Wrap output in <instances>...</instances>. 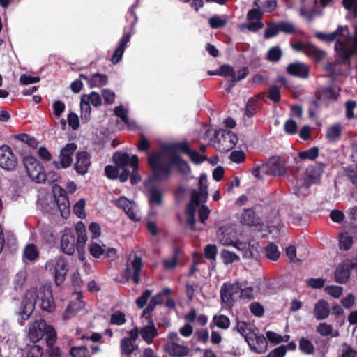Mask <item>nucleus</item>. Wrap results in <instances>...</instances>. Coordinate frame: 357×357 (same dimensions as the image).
<instances>
[{
    "instance_id": "obj_1",
    "label": "nucleus",
    "mask_w": 357,
    "mask_h": 357,
    "mask_svg": "<svg viewBox=\"0 0 357 357\" xmlns=\"http://www.w3.org/2000/svg\"><path fill=\"white\" fill-rule=\"evenodd\" d=\"M179 153L188 155L190 160L197 165L207 159L206 155H200L197 150H192L187 141L166 144L160 150L148 155L147 163L151 172L150 179L156 182L168 181L172 175L174 167L181 174L188 176L191 172L190 167Z\"/></svg>"
},
{
    "instance_id": "obj_2",
    "label": "nucleus",
    "mask_w": 357,
    "mask_h": 357,
    "mask_svg": "<svg viewBox=\"0 0 357 357\" xmlns=\"http://www.w3.org/2000/svg\"><path fill=\"white\" fill-rule=\"evenodd\" d=\"M88 240L86 227L82 222H79L75 227V231L66 230L61 238L60 247L61 251L68 255H73L77 249L79 259L85 261V245Z\"/></svg>"
},
{
    "instance_id": "obj_3",
    "label": "nucleus",
    "mask_w": 357,
    "mask_h": 357,
    "mask_svg": "<svg viewBox=\"0 0 357 357\" xmlns=\"http://www.w3.org/2000/svg\"><path fill=\"white\" fill-rule=\"evenodd\" d=\"M23 163L28 176L38 183L45 181L47 175L45 173L43 165L33 156L24 157Z\"/></svg>"
},
{
    "instance_id": "obj_4",
    "label": "nucleus",
    "mask_w": 357,
    "mask_h": 357,
    "mask_svg": "<svg viewBox=\"0 0 357 357\" xmlns=\"http://www.w3.org/2000/svg\"><path fill=\"white\" fill-rule=\"evenodd\" d=\"M36 290L35 289H29L25 293L18 312L21 319L19 322L21 325H23L24 321L28 320L32 314L36 303Z\"/></svg>"
},
{
    "instance_id": "obj_5",
    "label": "nucleus",
    "mask_w": 357,
    "mask_h": 357,
    "mask_svg": "<svg viewBox=\"0 0 357 357\" xmlns=\"http://www.w3.org/2000/svg\"><path fill=\"white\" fill-rule=\"evenodd\" d=\"M215 137L217 141L215 142V149L222 153H227L231 151L238 142L237 135L230 130H221L216 132Z\"/></svg>"
},
{
    "instance_id": "obj_6",
    "label": "nucleus",
    "mask_w": 357,
    "mask_h": 357,
    "mask_svg": "<svg viewBox=\"0 0 357 357\" xmlns=\"http://www.w3.org/2000/svg\"><path fill=\"white\" fill-rule=\"evenodd\" d=\"M291 47L296 52H303L317 63L322 61L326 56L325 51L311 43L298 41L293 43Z\"/></svg>"
},
{
    "instance_id": "obj_7",
    "label": "nucleus",
    "mask_w": 357,
    "mask_h": 357,
    "mask_svg": "<svg viewBox=\"0 0 357 357\" xmlns=\"http://www.w3.org/2000/svg\"><path fill=\"white\" fill-rule=\"evenodd\" d=\"M77 149V145L75 142L68 143L63 147L59 153V161H53L52 164L56 169H66L73 162V155Z\"/></svg>"
},
{
    "instance_id": "obj_8",
    "label": "nucleus",
    "mask_w": 357,
    "mask_h": 357,
    "mask_svg": "<svg viewBox=\"0 0 357 357\" xmlns=\"http://www.w3.org/2000/svg\"><path fill=\"white\" fill-rule=\"evenodd\" d=\"M53 194L61 215L68 218L70 215V202L65 189L59 185L53 186Z\"/></svg>"
},
{
    "instance_id": "obj_9",
    "label": "nucleus",
    "mask_w": 357,
    "mask_h": 357,
    "mask_svg": "<svg viewBox=\"0 0 357 357\" xmlns=\"http://www.w3.org/2000/svg\"><path fill=\"white\" fill-rule=\"evenodd\" d=\"M357 266V263L347 259L339 264L334 271L335 281L340 284H345L350 278L351 271Z\"/></svg>"
},
{
    "instance_id": "obj_10",
    "label": "nucleus",
    "mask_w": 357,
    "mask_h": 357,
    "mask_svg": "<svg viewBox=\"0 0 357 357\" xmlns=\"http://www.w3.org/2000/svg\"><path fill=\"white\" fill-rule=\"evenodd\" d=\"M113 162L120 169H123V172L120 174L119 181L122 183L126 182L130 175V171L127 169L128 166L131 167L132 156L126 152L116 151L112 156Z\"/></svg>"
},
{
    "instance_id": "obj_11",
    "label": "nucleus",
    "mask_w": 357,
    "mask_h": 357,
    "mask_svg": "<svg viewBox=\"0 0 357 357\" xmlns=\"http://www.w3.org/2000/svg\"><path fill=\"white\" fill-rule=\"evenodd\" d=\"M234 247L242 252L244 259L258 261L261 257V247L258 243L251 244L238 241Z\"/></svg>"
},
{
    "instance_id": "obj_12",
    "label": "nucleus",
    "mask_w": 357,
    "mask_h": 357,
    "mask_svg": "<svg viewBox=\"0 0 357 357\" xmlns=\"http://www.w3.org/2000/svg\"><path fill=\"white\" fill-rule=\"evenodd\" d=\"M142 266L143 261L142 257L135 254L133 259L130 261V264L128 262L126 264L125 273L127 280L131 279L135 284H139Z\"/></svg>"
},
{
    "instance_id": "obj_13",
    "label": "nucleus",
    "mask_w": 357,
    "mask_h": 357,
    "mask_svg": "<svg viewBox=\"0 0 357 357\" xmlns=\"http://www.w3.org/2000/svg\"><path fill=\"white\" fill-rule=\"evenodd\" d=\"M36 300H40V307L43 310L52 312L55 309V303L50 287L43 286L38 293L36 292Z\"/></svg>"
},
{
    "instance_id": "obj_14",
    "label": "nucleus",
    "mask_w": 357,
    "mask_h": 357,
    "mask_svg": "<svg viewBox=\"0 0 357 357\" xmlns=\"http://www.w3.org/2000/svg\"><path fill=\"white\" fill-rule=\"evenodd\" d=\"M17 160L8 145L0 147V167L6 170H13L17 166Z\"/></svg>"
},
{
    "instance_id": "obj_15",
    "label": "nucleus",
    "mask_w": 357,
    "mask_h": 357,
    "mask_svg": "<svg viewBox=\"0 0 357 357\" xmlns=\"http://www.w3.org/2000/svg\"><path fill=\"white\" fill-rule=\"evenodd\" d=\"M246 342L250 350L257 354H263L267 350V341L263 334L254 332L250 337H246Z\"/></svg>"
},
{
    "instance_id": "obj_16",
    "label": "nucleus",
    "mask_w": 357,
    "mask_h": 357,
    "mask_svg": "<svg viewBox=\"0 0 357 357\" xmlns=\"http://www.w3.org/2000/svg\"><path fill=\"white\" fill-rule=\"evenodd\" d=\"M91 156L86 151L77 153L76 162L74 164V169L79 175H85L91 165Z\"/></svg>"
},
{
    "instance_id": "obj_17",
    "label": "nucleus",
    "mask_w": 357,
    "mask_h": 357,
    "mask_svg": "<svg viewBox=\"0 0 357 357\" xmlns=\"http://www.w3.org/2000/svg\"><path fill=\"white\" fill-rule=\"evenodd\" d=\"M324 164L321 162H317L306 169L305 183L307 186L319 181L324 173Z\"/></svg>"
},
{
    "instance_id": "obj_18",
    "label": "nucleus",
    "mask_w": 357,
    "mask_h": 357,
    "mask_svg": "<svg viewBox=\"0 0 357 357\" xmlns=\"http://www.w3.org/2000/svg\"><path fill=\"white\" fill-rule=\"evenodd\" d=\"M264 174L273 176H284L286 174V168L280 162L279 159L273 158L262 165Z\"/></svg>"
},
{
    "instance_id": "obj_19",
    "label": "nucleus",
    "mask_w": 357,
    "mask_h": 357,
    "mask_svg": "<svg viewBox=\"0 0 357 357\" xmlns=\"http://www.w3.org/2000/svg\"><path fill=\"white\" fill-rule=\"evenodd\" d=\"M68 271V268L66 259L63 257L56 258L54 267V281L57 286L63 283Z\"/></svg>"
},
{
    "instance_id": "obj_20",
    "label": "nucleus",
    "mask_w": 357,
    "mask_h": 357,
    "mask_svg": "<svg viewBox=\"0 0 357 357\" xmlns=\"http://www.w3.org/2000/svg\"><path fill=\"white\" fill-rule=\"evenodd\" d=\"M148 318V324L139 329V334L142 340L146 342V344H151L153 342V340L158 335V332L152 317H149Z\"/></svg>"
},
{
    "instance_id": "obj_21",
    "label": "nucleus",
    "mask_w": 357,
    "mask_h": 357,
    "mask_svg": "<svg viewBox=\"0 0 357 357\" xmlns=\"http://www.w3.org/2000/svg\"><path fill=\"white\" fill-rule=\"evenodd\" d=\"M287 72L294 77L307 79L309 77L310 68L305 63L295 62L288 65Z\"/></svg>"
},
{
    "instance_id": "obj_22",
    "label": "nucleus",
    "mask_w": 357,
    "mask_h": 357,
    "mask_svg": "<svg viewBox=\"0 0 357 357\" xmlns=\"http://www.w3.org/2000/svg\"><path fill=\"white\" fill-rule=\"evenodd\" d=\"M237 293L235 285L231 283H224L220 289V299L222 303L232 307L235 300L234 296Z\"/></svg>"
},
{
    "instance_id": "obj_23",
    "label": "nucleus",
    "mask_w": 357,
    "mask_h": 357,
    "mask_svg": "<svg viewBox=\"0 0 357 357\" xmlns=\"http://www.w3.org/2000/svg\"><path fill=\"white\" fill-rule=\"evenodd\" d=\"M164 350L172 357H185L189 354L188 347L175 342H168L164 345Z\"/></svg>"
},
{
    "instance_id": "obj_24",
    "label": "nucleus",
    "mask_w": 357,
    "mask_h": 357,
    "mask_svg": "<svg viewBox=\"0 0 357 357\" xmlns=\"http://www.w3.org/2000/svg\"><path fill=\"white\" fill-rule=\"evenodd\" d=\"M45 321H36L29 328V337L30 340L36 343L45 336Z\"/></svg>"
},
{
    "instance_id": "obj_25",
    "label": "nucleus",
    "mask_w": 357,
    "mask_h": 357,
    "mask_svg": "<svg viewBox=\"0 0 357 357\" xmlns=\"http://www.w3.org/2000/svg\"><path fill=\"white\" fill-rule=\"evenodd\" d=\"M131 34V31L126 32V30L124 29L123 36L121 38L119 44L115 49L111 59V61L113 64H117L121 60L126 46L130 41Z\"/></svg>"
},
{
    "instance_id": "obj_26",
    "label": "nucleus",
    "mask_w": 357,
    "mask_h": 357,
    "mask_svg": "<svg viewBox=\"0 0 357 357\" xmlns=\"http://www.w3.org/2000/svg\"><path fill=\"white\" fill-rule=\"evenodd\" d=\"M314 96L318 100L336 102L340 97V93L331 86H326L317 90Z\"/></svg>"
},
{
    "instance_id": "obj_27",
    "label": "nucleus",
    "mask_w": 357,
    "mask_h": 357,
    "mask_svg": "<svg viewBox=\"0 0 357 357\" xmlns=\"http://www.w3.org/2000/svg\"><path fill=\"white\" fill-rule=\"evenodd\" d=\"M330 314L329 303L324 299L319 300L314 307V316L317 320L326 319Z\"/></svg>"
},
{
    "instance_id": "obj_28",
    "label": "nucleus",
    "mask_w": 357,
    "mask_h": 357,
    "mask_svg": "<svg viewBox=\"0 0 357 357\" xmlns=\"http://www.w3.org/2000/svg\"><path fill=\"white\" fill-rule=\"evenodd\" d=\"M335 50L338 56L342 59L343 63H351L352 52L344 42L340 40H337L335 44Z\"/></svg>"
},
{
    "instance_id": "obj_29",
    "label": "nucleus",
    "mask_w": 357,
    "mask_h": 357,
    "mask_svg": "<svg viewBox=\"0 0 357 357\" xmlns=\"http://www.w3.org/2000/svg\"><path fill=\"white\" fill-rule=\"evenodd\" d=\"M241 222L249 226H257L260 224V220L257 216L252 208L245 209L241 214Z\"/></svg>"
},
{
    "instance_id": "obj_30",
    "label": "nucleus",
    "mask_w": 357,
    "mask_h": 357,
    "mask_svg": "<svg viewBox=\"0 0 357 357\" xmlns=\"http://www.w3.org/2000/svg\"><path fill=\"white\" fill-rule=\"evenodd\" d=\"M39 257V251L33 243L28 244L23 252L22 259L24 262L34 261Z\"/></svg>"
},
{
    "instance_id": "obj_31",
    "label": "nucleus",
    "mask_w": 357,
    "mask_h": 357,
    "mask_svg": "<svg viewBox=\"0 0 357 357\" xmlns=\"http://www.w3.org/2000/svg\"><path fill=\"white\" fill-rule=\"evenodd\" d=\"M234 329L244 337L245 341L246 342V337H250V335L254 333L255 329H256V327L245 321H237Z\"/></svg>"
},
{
    "instance_id": "obj_32",
    "label": "nucleus",
    "mask_w": 357,
    "mask_h": 357,
    "mask_svg": "<svg viewBox=\"0 0 357 357\" xmlns=\"http://www.w3.org/2000/svg\"><path fill=\"white\" fill-rule=\"evenodd\" d=\"M148 199L151 204L161 206L163 203V195L161 190L156 187L148 189Z\"/></svg>"
},
{
    "instance_id": "obj_33",
    "label": "nucleus",
    "mask_w": 357,
    "mask_h": 357,
    "mask_svg": "<svg viewBox=\"0 0 357 357\" xmlns=\"http://www.w3.org/2000/svg\"><path fill=\"white\" fill-rule=\"evenodd\" d=\"M139 167V158L137 155H132L131 169L132 172H130V179L132 185H136L141 181V176L138 172Z\"/></svg>"
},
{
    "instance_id": "obj_34",
    "label": "nucleus",
    "mask_w": 357,
    "mask_h": 357,
    "mask_svg": "<svg viewBox=\"0 0 357 357\" xmlns=\"http://www.w3.org/2000/svg\"><path fill=\"white\" fill-rule=\"evenodd\" d=\"M230 229L226 227H221L219 228L217 236L220 243L225 245H232L236 243L230 237Z\"/></svg>"
},
{
    "instance_id": "obj_35",
    "label": "nucleus",
    "mask_w": 357,
    "mask_h": 357,
    "mask_svg": "<svg viewBox=\"0 0 357 357\" xmlns=\"http://www.w3.org/2000/svg\"><path fill=\"white\" fill-rule=\"evenodd\" d=\"M120 348L123 355H125L126 357H130L133 351L138 349V347L128 337H124L121 340Z\"/></svg>"
},
{
    "instance_id": "obj_36",
    "label": "nucleus",
    "mask_w": 357,
    "mask_h": 357,
    "mask_svg": "<svg viewBox=\"0 0 357 357\" xmlns=\"http://www.w3.org/2000/svg\"><path fill=\"white\" fill-rule=\"evenodd\" d=\"M108 82V77L105 74L94 73L90 79V88L102 87Z\"/></svg>"
},
{
    "instance_id": "obj_37",
    "label": "nucleus",
    "mask_w": 357,
    "mask_h": 357,
    "mask_svg": "<svg viewBox=\"0 0 357 357\" xmlns=\"http://www.w3.org/2000/svg\"><path fill=\"white\" fill-rule=\"evenodd\" d=\"M342 135V127L340 124L333 125L326 132V137L331 142H336Z\"/></svg>"
},
{
    "instance_id": "obj_38",
    "label": "nucleus",
    "mask_w": 357,
    "mask_h": 357,
    "mask_svg": "<svg viewBox=\"0 0 357 357\" xmlns=\"http://www.w3.org/2000/svg\"><path fill=\"white\" fill-rule=\"evenodd\" d=\"M181 250L178 248H175L173 250L172 257L169 259L163 260V265L167 269H172L175 268L178 264Z\"/></svg>"
},
{
    "instance_id": "obj_39",
    "label": "nucleus",
    "mask_w": 357,
    "mask_h": 357,
    "mask_svg": "<svg viewBox=\"0 0 357 357\" xmlns=\"http://www.w3.org/2000/svg\"><path fill=\"white\" fill-rule=\"evenodd\" d=\"M265 253L266 257L272 260L277 261L280 256V253L278 250V246L273 243H269L265 248Z\"/></svg>"
},
{
    "instance_id": "obj_40",
    "label": "nucleus",
    "mask_w": 357,
    "mask_h": 357,
    "mask_svg": "<svg viewBox=\"0 0 357 357\" xmlns=\"http://www.w3.org/2000/svg\"><path fill=\"white\" fill-rule=\"evenodd\" d=\"M319 149L317 146H313L307 150L298 153V156L301 160H315L319 155Z\"/></svg>"
},
{
    "instance_id": "obj_41",
    "label": "nucleus",
    "mask_w": 357,
    "mask_h": 357,
    "mask_svg": "<svg viewBox=\"0 0 357 357\" xmlns=\"http://www.w3.org/2000/svg\"><path fill=\"white\" fill-rule=\"evenodd\" d=\"M299 349L303 354L311 355L314 353V346L308 339L301 337L299 340Z\"/></svg>"
},
{
    "instance_id": "obj_42",
    "label": "nucleus",
    "mask_w": 357,
    "mask_h": 357,
    "mask_svg": "<svg viewBox=\"0 0 357 357\" xmlns=\"http://www.w3.org/2000/svg\"><path fill=\"white\" fill-rule=\"evenodd\" d=\"M221 258L225 264H230L240 260V257L234 252L223 249L220 253Z\"/></svg>"
},
{
    "instance_id": "obj_43",
    "label": "nucleus",
    "mask_w": 357,
    "mask_h": 357,
    "mask_svg": "<svg viewBox=\"0 0 357 357\" xmlns=\"http://www.w3.org/2000/svg\"><path fill=\"white\" fill-rule=\"evenodd\" d=\"M172 294V290L169 287L164 288L161 291L158 292L156 295L153 296L150 301L155 305H161L163 303L165 297L169 296Z\"/></svg>"
},
{
    "instance_id": "obj_44",
    "label": "nucleus",
    "mask_w": 357,
    "mask_h": 357,
    "mask_svg": "<svg viewBox=\"0 0 357 357\" xmlns=\"http://www.w3.org/2000/svg\"><path fill=\"white\" fill-rule=\"evenodd\" d=\"M353 245V238L348 234H342L340 236L339 247L342 250H349Z\"/></svg>"
},
{
    "instance_id": "obj_45",
    "label": "nucleus",
    "mask_w": 357,
    "mask_h": 357,
    "mask_svg": "<svg viewBox=\"0 0 357 357\" xmlns=\"http://www.w3.org/2000/svg\"><path fill=\"white\" fill-rule=\"evenodd\" d=\"M82 98L95 107H98L102 104L101 96L98 93L95 91H92L89 95H82Z\"/></svg>"
},
{
    "instance_id": "obj_46",
    "label": "nucleus",
    "mask_w": 357,
    "mask_h": 357,
    "mask_svg": "<svg viewBox=\"0 0 357 357\" xmlns=\"http://www.w3.org/2000/svg\"><path fill=\"white\" fill-rule=\"evenodd\" d=\"M90 255L94 258L98 259L105 253L103 248L97 242L91 241L88 245Z\"/></svg>"
},
{
    "instance_id": "obj_47",
    "label": "nucleus",
    "mask_w": 357,
    "mask_h": 357,
    "mask_svg": "<svg viewBox=\"0 0 357 357\" xmlns=\"http://www.w3.org/2000/svg\"><path fill=\"white\" fill-rule=\"evenodd\" d=\"M43 354V347L36 344H32L28 346L27 351L23 355V357H42Z\"/></svg>"
},
{
    "instance_id": "obj_48",
    "label": "nucleus",
    "mask_w": 357,
    "mask_h": 357,
    "mask_svg": "<svg viewBox=\"0 0 357 357\" xmlns=\"http://www.w3.org/2000/svg\"><path fill=\"white\" fill-rule=\"evenodd\" d=\"M45 340L47 342V345L54 344L56 340V333L53 328V326L50 325H47L45 323Z\"/></svg>"
},
{
    "instance_id": "obj_49",
    "label": "nucleus",
    "mask_w": 357,
    "mask_h": 357,
    "mask_svg": "<svg viewBox=\"0 0 357 357\" xmlns=\"http://www.w3.org/2000/svg\"><path fill=\"white\" fill-rule=\"evenodd\" d=\"M208 24L211 29H217L225 27L227 20L220 16H213L209 19Z\"/></svg>"
},
{
    "instance_id": "obj_50",
    "label": "nucleus",
    "mask_w": 357,
    "mask_h": 357,
    "mask_svg": "<svg viewBox=\"0 0 357 357\" xmlns=\"http://www.w3.org/2000/svg\"><path fill=\"white\" fill-rule=\"evenodd\" d=\"M267 96L274 103L279 102L281 100L280 88L275 84L269 87Z\"/></svg>"
},
{
    "instance_id": "obj_51",
    "label": "nucleus",
    "mask_w": 357,
    "mask_h": 357,
    "mask_svg": "<svg viewBox=\"0 0 357 357\" xmlns=\"http://www.w3.org/2000/svg\"><path fill=\"white\" fill-rule=\"evenodd\" d=\"M72 357H91V355L89 354V350L85 346L80 347H73L70 351Z\"/></svg>"
},
{
    "instance_id": "obj_52",
    "label": "nucleus",
    "mask_w": 357,
    "mask_h": 357,
    "mask_svg": "<svg viewBox=\"0 0 357 357\" xmlns=\"http://www.w3.org/2000/svg\"><path fill=\"white\" fill-rule=\"evenodd\" d=\"M213 321L215 322V325L222 329H227L230 326V320L228 317L221 314L215 315L213 317Z\"/></svg>"
},
{
    "instance_id": "obj_53",
    "label": "nucleus",
    "mask_w": 357,
    "mask_h": 357,
    "mask_svg": "<svg viewBox=\"0 0 357 357\" xmlns=\"http://www.w3.org/2000/svg\"><path fill=\"white\" fill-rule=\"evenodd\" d=\"M204 257L209 260H215L218 254L217 246L213 244H208L204 248Z\"/></svg>"
},
{
    "instance_id": "obj_54",
    "label": "nucleus",
    "mask_w": 357,
    "mask_h": 357,
    "mask_svg": "<svg viewBox=\"0 0 357 357\" xmlns=\"http://www.w3.org/2000/svg\"><path fill=\"white\" fill-rule=\"evenodd\" d=\"M282 55L281 49L279 47H273L269 49L267 54V59L272 62L278 61Z\"/></svg>"
},
{
    "instance_id": "obj_55",
    "label": "nucleus",
    "mask_w": 357,
    "mask_h": 357,
    "mask_svg": "<svg viewBox=\"0 0 357 357\" xmlns=\"http://www.w3.org/2000/svg\"><path fill=\"white\" fill-rule=\"evenodd\" d=\"M257 101L254 98H250L246 104L245 114L248 117H252L257 112Z\"/></svg>"
},
{
    "instance_id": "obj_56",
    "label": "nucleus",
    "mask_w": 357,
    "mask_h": 357,
    "mask_svg": "<svg viewBox=\"0 0 357 357\" xmlns=\"http://www.w3.org/2000/svg\"><path fill=\"white\" fill-rule=\"evenodd\" d=\"M125 314L121 311H116L112 314L110 323L114 325L121 326L126 323Z\"/></svg>"
},
{
    "instance_id": "obj_57",
    "label": "nucleus",
    "mask_w": 357,
    "mask_h": 357,
    "mask_svg": "<svg viewBox=\"0 0 357 357\" xmlns=\"http://www.w3.org/2000/svg\"><path fill=\"white\" fill-rule=\"evenodd\" d=\"M119 169L120 168L116 165H107L105 167V174L106 176L109 179L114 180L117 178H119Z\"/></svg>"
},
{
    "instance_id": "obj_58",
    "label": "nucleus",
    "mask_w": 357,
    "mask_h": 357,
    "mask_svg": "<svg viewBox=\"0 0 357 357\" xmlns=\"http://www.w3.org/2000/svg\"><path fill=\"white\" fill-rule=\"evenodd\" d=\"M152 294V290L150 289H146L144 290L142 295L138 297L135 301L136 305L138 308L142 309L143 308L146 303L149 297L151 296Z\"/></svg>"
},
{
    "instance_id": "obj_59",
    "label": "nucleus",
    "mask_w": 357,
    "mask_h": 357,
    "mask_svg": "<svg viewBox=\"0 0 357 357\" xmlns=\"http://www.w3.org/2000/svg\"><path fill=\"white\" fill-rule=\"evenodd\" d=\"M284 132L289 135H294L298 132V125L297 123L293 119H288L284 125Z\"/></svg>"
},
{
    "instance_id": "obj_60",
    "label": "nucleus",
    "mask_w": 357,
    "mask_h": 357,
    "mask_svg": "<svg viewBox=\"0 0 357 357\" xmlns=\"http://www.w3.org/2000/svg\"><path fill=\"white\" fill-rule=\"evenodd\" d=\"M324 291L332 297L338 298L342 294L343 288L340 286L328 285L324 288Z\"/></svg>"
},
{
    "instance_id": "obj_61",
    "label": "nucleus",
    "mask_w": 357,
    "mask_h": 357,
    "mask_svg": "<svg viewBox=\"0 0 357 357\" xmlns=\"http://www.w3.org/2000/svg\"><path fill=\"white\" fill-rule=\"evenodd\" d=\"M114 114L116 116L119 117L124 123L128 124L129 123V118L128 115V111L127 109L123 107V105L116 107L114 109Z\"/></svg>"
},
{
    "instance_id": "obj_62",
    "label": "nucleus",
    "mask_w": 357,
    "mask_h": 357,
    "mask_svg": "<svg viewBox=\"0 0 357 357\" xmlns=\"http://www.w3.org/2000/svg\"><path fill=\"white\" fill-rule=\"evenodd\" d=\"M278 25L280 32H283L287 34H291L294 33V26L291 22L287 21H281L278 23Z\"/></svg>"
},
{
    "instance_id": "obj_63",
    "label": "nucleus",
    "mask_w": 357,
    "mask_h": 357,
    "mask_svg": "<svg viewBox=\"0 0 357 357\" xmlns=\"http://www.w3.org/2000/svg\"><path fill=\"white\" fill-rule=\"evenodd\" d=\"M251 313L258 317H261L264 314V309L262 305L258 302H253L249 306Z\"/></svg>"
},
{
    "instance_id": "obj_64",
    "label": "nucleus",
    "mask_w": 357,
    "mask_h": 357,
    "mask_svg": "<svg viewBox=\"0 0 357 357\" xmlns=\"http://www.w3.org/2000/svg\"><path fill=\"white\" fill-rule=\"evenodd\" d=\"M340 357H357V351L349 345L343 344L342 354Z\"/></svg>"
}]
</instances>
